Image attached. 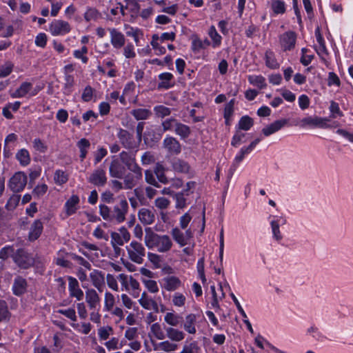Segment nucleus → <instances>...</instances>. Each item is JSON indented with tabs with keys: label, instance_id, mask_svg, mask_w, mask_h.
Masks as SVG:
<instances>
[{
	"label": "nucleus",
	"instance_id": "obj_1",
	"mask_svg": "<svg viewBox=\"0 0 353 353\" xmlns=\"http://www.w3.org/2000/svg\"><path fill=\"white\" fill-rule=\"evenodd\" d=\"M99 208L102 218L114 224H120L125 221L129 208L128 203L125 199H122L112 210L102 204L99 205Z\"/></svg>",
	"mask_w": 353,
	"mask_h": 353
},
{
	"label": "nucleus",
	"instance_id": "obj_2",
	"mask_svg": "<svg viewBox=\"0 0 353 353\" xmlns=\"http://www.w3.org/2000/svg\"><path fill=\"white\" fill-rule=\"evenodd\" d=\"M125 165L128 170L133 174H128L123 176L124 189L130 190L134 188L142 179V169L132 158H128L126 154H122Z\"/></svg>",
	"mask_w": 353,
	"mask_h": 353
},
{
	"label": "nucleus",
	"instance_id": "obj_3",
	"mask_svg": "<svg viewBox=\"0 0 353 353\" xmlns=\"http://www.w3.org/2000/svg\"><path fill=\"white\" fill-rule=\"evenodd\" d=\"M123 154H126L128 158L130 157L136 161L135 154L125 151H122L119 155L112 156L109 165V174L111 177L123 179L125 176L126 166L122 157Z\"/></svg>",
	"mask_w": 353,
	"mask_h": 353
},
{
	"label": "nucleus",
	"instance_id": "obj_4",
	"mask_svg": "<svg viewBox=\"0 0 353 353\" xmlns=\"http://www.w3.org/2000/svg\"><path fill=\"white\" fill-rule=\"evenodd\" d=\"M330 119L327 117H320L317 116H309L303 118L300 121V125L302 128L311 127L322 129H330L339 125L338 122L330 123Z\"/></svg>",
	"mask_w": 353,
	"mask_h": 353
},
{
	"label": "nucleus",
	"instance_id": "obj_5",
	"mask_svg": "<svg viewBox=\"0 0 353 353\" xmlns=\"http://www.w3.org/2000/svg\"><path fill=\"white\" fill-rule=\"evenodd\" d=\"M128 258L137 264H142L145 256V249L143 244L136 241H132L125 246Z\"/></svg>",
	"mask_w": 353,
	"mask_h": 353
},
{
	"label": "nucleus",
	"instance_id": "obj_6",
	"mask_svg": "<svg viewBox=\"0 0 353 353\" xmlns=\"http://www.w3.org/2000/svg\"><path fill=\"white\" fill-rule=\"evenodd\" d=\"M117 279L121 283V290L128 292H132L134 297H137L139 294V283L131 275L125 274H119Z\"/></svg>",
	"mask_w": 353,
	"mask_h": 353
},
{
	"label": "nucleus",
	"instance_id": "obj_7",
	"mask_svg": "<svg viewBox=\"0 0 353 353\" xmlns=\"http://www.w3.org/2000/svg\"><path fill=\"white\" fill-rule=\"evenodd\" d=\"M27 181L28 177L24 172H17L9 179L8 187L14 193H19L26 188Z\"/></svg>",
	"mask_w": 353,
	"mask_h": 353
},
{
	"label": "nucleus",
	"instance_id": "obj_8",
	"mask_svg": "<svg viewBox=\"0 0 353 353\" xmlns=\"http://www.w3.org/2000/svg\"><path fill=\"white\" fill-rule=\"evenodd\" d=\"M13 261L21 269H28L34 263V258L23 248H19L15 251Z\"/></svg>",
	"mask_w": 353,
	"mask_h": 353
},
{
	"label": "nucleus",
	"instance_id": "obj_9",
	"mask_svg": "<svg viewBox=\"0 0 353 353\" xmlns=\"http://www.w3.org/2000/svg\"><path fill=\"white\" fill-rule=\"evenodd\" d=\"M272 230V239L279 243H281L283 236L280 230V226L286 223V219L283 216L270 215L268 217Z\"/></svg>",
	"mask_w": 353,
	"mask_h": 353
},
{
	"label": "nucleus",
	"instance_id": "obj_10",
	"mask_svg": "<svg viewBox=\"0 0 353 353\" xmlns=\"http://www.w3.org/2000/svg\"><path fill=\"white\" fill-rule=\"evenodd\" d=\"M72 30L70 23L61 19H54L49 25L48 31L54 37L64 36Z\"/></svg>",
	"mask_w": 353,
	"mask_h": 353
},
{
	"label": "nucleus",
	"instance_id": "obj_11",
	"mask_svg": "<svg viewBox=\"0 0 353 353\" xmlns=\"http://www.w3.org/2000/svg\"><path fill=\"white\" fill-rule=\"evenodd\" d=\"M279 41L283 51L292 50L296 46V34L293 31H287L279 36Z\"/></svg>",
	"mask_w": 353,
	"mask_h": 353
},
{
	"label": "nucleus",
	"instance_id": "obj_12",
	"mask_svg": "<svg viewBox=\"0 0 353 353\" xmlns=\"http://www.w3.org/2000/svg\"><path fill=\"white\" fill-rule=\"evenodd\" d=\"M160 285L162 289L168 292H174L183 287V283L178 276L168 275L161 280Z\"/></svg>",
	"mask_w": 353,
	"mask_h": 353
},
{
	"label": "nucleus",
	"instance_id": "obj_13",
	"mask_svg": "<svg viewBox=\"0 0 353 353\" xmlns=\"http://www.w3.org/2000/svg\"><path fill=\"white\" fill-rule=\"evenodd\" d=\"M163 148L170 155H178L181 152V145L175 138L170 135H167L162 143Z\"/></svg>",
	"mask_w": 353,
	"mask_h": 353
},
{
	"label": "nucleus",
	"instance_id": "obj_14",
	"mask_svg": "<svg viewBox=\"0 0 353 353\" xmlns=\"http://www.w3.org/2000/svg\"><path fill=\"white\" fill-rule=\"evenodd\" d=\"M39 88H34L31 83L25 81L11 94L12 98H22L28 94L30 97L35 96L39 91Z\"/></svg>",
	"mask_w": 353,
	"mask_h": 353
},
{
	"label": "nucleus",
	"instance_id": "obj_15",
	"mask_svg": "<svg viewBox=\"0 0 353 353\" xmlns=\"http://www.w3.org/2000/svg\"><path fill=\"white\" fill-rule=\"evenodd\" d=\"M108 181L105 170L102 168H98L93 170L88 177V181L98 187L104 186Z\"/></svg>",
	"mask_w": 353,
	"mask_h": 353
},
{
	"label": "nucleus",
	"instance_id": "obj_16",
	"mask_svg": "<svg viewBox=\"0 0 353 353\" xmlns=\"http://www.w3.org/2000/svg\"><path fill=\"white\" fill-rule=\"evenodd\" d=\"M117 136L119 139L121 145L127 149H132L135 147V141L132 134H130L127 130L119 128Z\"/></svg>",
	"mask_w": 353,
	"mask_h": 353
},
{
	"label": "nucleus",
	"instance_id": "obj_17",
	"mask_svg": "<svg viewBox=\"0 0 353 353\" xmlns=\"http://www.w3.org/2000/svg\"><path fill=\"white\" fill-rule=\"evenodd\" d=\"M85 302L89 309L101 308V299L94 289L88 288L85 290Z\"/></svg>",
	"mask_w": 353,
	"mask_h": 353
},
{
	"label": "nucleus",
	"instance_id": "obj_18",
	"mask_svg": "<svg viewBox=\"0 0 353 353\" xmlns=\"http://www.w3.org/2000/svg\"><path fill=\"white\" fill-rule=\"evenodd\" d=\"M28 282L21 276H17L13 281L12 286V293L17 296H21L27 292Z\"/></svg>",
	"mask_w": 353,
	"mask_h": 353
},
{
	"label": "nucleus",
	"instance_id": "obj_19",
	"mask_svg": "<svg viewBox=\"0 0 353 353\" xmlns=\"http://www.w3.org/2000/svg\"><path fill=\"white\" fill-rule=\"evenodd\" d=\"M68 279L70 296L76 298L77 301H81L83 299V292L80 288L78 281L72 276H68Z\"/></svg>",
	"mask_w": 353,
	"mask_h": 353
},
{
	"label": "nucleus",
	"instance_id": "obj_20",
	"mask_svg": "<svg viewBox=\"0 0 353 353\" xmlns=\"http://www.w3.org/2000/svg\"><path fill=\"white\" fill-rule=\"evenodd\" d=\"M79 197L76 195H72L64 204L65 214L67 217L73 215L79 208Z\"/></svg>",
	"mask_w": 353,
	"mask_h": 353
},
{
	"label": "nucleus",
	"instance_id": "obj_21",
	"mask_svg": "<svg viewBox=\"0 0 353 353\" xmlns=\"http://www.w3.org/2000/svg\"><path fill=\"white\" fill-rule=\"evenodd\" d=\"M43 230V222L40 219H35L30 225L29 228V232L28 235V240L30 241H34L37 240L42 234Z\"/></svg>",
	"mask_w": 353,
	"mask_h": 353
},
{
	"label": "nucleus",
	"instance_id": "obj_22",
	"mask_svg": "<svg viewBox=\"0 0 353 353\" xmlns=\"http://www.w3.org/2000/svg\"><path fill=\"white\" fill-rule=\"evenodd\" d=\"M110 35V43L116 49L121 48L125 42L124 34L116 28L108 29Z\"/></svg>",
	"mask_w": 353,
	"mask_h": 353
},
{
	"label": "nucleus",
	"instance_id": "obj_23",
	"mask_svg": "<svg viewBox=\"0 0 353 353\" xmlns=\"http://www.w3.org/2000/svg\"><path fill=\"white\" fill-rule=\"evenodd\" d=\"M89 276L92 285L99 292H102L105 286L104 274L98 270H93Z\"/></svg>",
	"mask_w": 353,
	"mask_h": 353
},
{
	"label": "nucleus",
	"instance_id": "obj_24",
	"mask_svg": "<svg viewBox=\"0 0 353 353\" xmlns=\"http://www.w3.org/2000/svg\"><path fill=\"white\" fill-rule=\"evenodd\" d=\"M288 122V119H285L276 120L271 124L263 128L262 132L265 137H269L271 134L280 130L283 127L287 125Z\"/></svg>",
	"mask_w": 353,
	"mask_h": 353
},
{
	"label": "nucleus",
	"instance_id": "obj_25",
	"mask_svg": "<svg viewBox=\"0 0 353 353\" xmlns=\"http://www.w3.org/2000/svg\"><path fill=\"white\" fill-rule=\"evenodd\" d=\"M250 152L245 148L243 147L241 148L239 152L235 156L232 164L229 170V176L228 178L231 179L234 172L237 169L240 163L243 160L245 155L250 154Z\"/></svg>",
	"mask_w": 353,
	"mask_h": 353
},
{
	"label": "nucleus",
	"instance_id": "obj_26",
	"mask_svg": "<svg viewBox=\"0 0 353 353\" xmlns=\"http://www.w3.org/2000/svg\"><path fill=\"white\" fill-rule=\"evenodd\" d=\"M315 35L317 41V45L315 46V50L322 59H325L328 55V50L325 46V40L319 30L315 32Z\"/></svg>",
	"mask_w": 353,
	"mask_h": 353
},
{
	"label": "nucleus",
	"instance_id": "obj_27",
	"mask_svg": "<svg viewBox=\"0 0 353 353\" xmlns=\"http://www.w3.org/2000/svg\"><path fill=\"white\" fill-rule=\"evenodd\" d=\"M138 217L144 225H151L155 221V214L153 210L148 208H141L139 210Z\"/></svg>",
	"mask_w": 353,
	"mask_h": 353
},
{
	"label": "nucleus",
	"instance_id": "obj_28",
	"mask_svg": "<svg viewBox=\"0 0 353 353\" xmlns=\"http://www.w3.org/2000/svg\"><path fill=\"white\" fill-rule=\"evenodd\" d=\"M161 238V235L157 234L149 229L146 230L144 242L149 249H157Z\"/></svg>",
	"mask_w": 353,
	"mask_h": 353
},
{
	"label": "nucleus",
	"instance_id": "obj_29",
	"mask_svg": "<svg viewBox=\"0 0 353 353\" xmlns=\"http://www.w3.org/2000/svg\"><path fill=\"white\" fill-rule=\"evenodd\" d=\"M160 82L158 83L159 89L168 90L174 86V76L170 72H163L159 75Z\"/></svg>",
	"mask_w": 353,
	"mask_h": 353
},
{
	"label": "nucleus",
	"instance_id": "obj_30",
	"mask_svg": "<svg viewBox=\"0 0 353 353\" xmlns=\"http://www.w3.org/2000/svg\"><path fill=\"white\" fill-rule=\"evenodd\" d=\"M196 315L194 314H188L185 317L183 323V328L185 332L190 334H195L196 332Z\"/></svg>",
	"mask_w": 353,
	"mask_h": 353
},
{
	"label": "nucleus",
	"instance_id": "obj_31",
	"mask_svg": "<svg viewBox=\"0 0 353 353\" xmlns=\"http://www.w3.org/2000/svg\"><path fill=\"white\" fill-rule=\"evenodd\" d=\"M172 168L174 172L178 173L188 174L190 172L189 163L180 159H175L172 161Z\"/></svg>",
	"mask_w": 353,
	"mask_h": 353
},
{
	"label": "nucleus",
	"instance_id": "obj_32",
	"mask_svg": "<svg viewBox=\"0 0 353 353\" xmlns=\"http://www.w3.org/2000/svg\"><path fill=\"white\" fill-rule=\"evenodd\" d=\"M166 336L171 341L179 342L184 339L185 333L176 328L168 327L165 329Z\"/></svg>",
	"mask_w": 353,
	"mask_h": 353
},
{
	"label": "nucleus",
	"instance_id": "obj_33",
	"mask_svg": "<svg viewBox=\"0 0 353 353\" xmlns=\"http://www.w3.org/2000/svg\"><path fill=\"white\" fill-rule=\"evenodd\" d=\"M210 45L211 42L208 39L201 40L198 37H195L192 39L191 49L194 52H199L201 50L205 49Z\"/></svg>",
	"mask_w": 353,
	"mask_h": 353
},
{
	"label": "nucleus",
	"instance_id": "obj_34",
	"mask_svg": "<svg viewBox=\"0 0 353 353\" xmlns=\"http://www.w3.org/2000/svg\"><path fill=\"white\" fill-rule=\"evenodd\" d=\"M154 351L161 350L164 352H174L178 348V345L170 341H164L153 344Z\"/></svg>",
	"mask_w": 353,
	"mask_h": 353
},
{
	"label": "nucleus",
	"instance_id": "obj_35",
	"mask_svg": "<svg viewBox=\"0 0 353 353\" xmlns=\"http://www.w3.org/2000/svg\"><path fill=\"white\" fill-rule=\"evenodd\" d=\"M230 296L234 301L239 312L241 314V316L243 318V323L246 325L248 330L251 332L253 333V329L251 325V323L248 320V318L247 316V314H245L244 310L243 309L242 306L241 305L239 301H238L237 298L235 296V295L232 292L230 294Z\"/></svg>",
	"mask_w": 353,
	"mask_h": 353
},
{
	"label": "nucleus",
	"instance_id": "obj_36",
	"mask_svg": "<svg viewBox=\"0 0 353 353\" xmlns=\"http://www.w3.org/2000/svg\"><path fill=\"white\" fill-rule=\"evenodd\" d=\"M77 146L79 150L80 154L79 158L83 161L87 157L88 150L90 147V142L85 138H82L77 143Z\"/></svg>",
	"mask_w": 353,
	"mask_h": 353
},
{
	"label": "nucleus",
	"instance_id": "obj_37",
	"mask_svg": "<svg viewBox=\"0 0 353 353\" xmlns=\"http://www.w3.org/2000/svg\"><path fill=\"white\" fill-rule=\"evenodd\" d=\"M139 304L145 310H153L158 312V305L152 299L148 298L144 292L139 299Z\"/></svg>",
	"mask_w": 353,
	"mask_h": 353
},
{
	"label": "nucleus",
	"instance_id": "obj_38",
	"mask_svg": "<svg viewBox=\"0 0 353 353\" xmlns=\"http://www.w3.org/2000/svg\"><path fill=\"white\" fill-rule=\"evenodd\" d=\"M183 317L174 311L167 312L164 316L165 322L172 327L179 325Z\"/></svg>",
	"mask_w": 353,
	"mask_h": 353
},
{
	"label": "nucleus",
	"instance_id": "obj_39",
	"mask_svg": "<svg viewBox=\"0 0 353 353\" xmlns=\"http://www.w3.org/2000/svg\"><path fill=\"white\" fill-rule=\"evenodd\" d=\"M208 34L212 40L211 45L212 48H219L221 45L222 37L218 33L214 26L210 27Z\"/></svg>",
	"mask_w": 353,
	"mask_h": 353
},
{
	"label": "nucleus",
	"instance_id": "obj_40",
	"mask_svg": "<svg viewBox=\"0 0 353 353\" xmlns=\"http://www.w3.org/2000/svg\"><path fill=\"white\" fill-rule=\"evenodd\" d=\"M172 241L169 236L161 235L157 250L159 252H167L172 248Z\"/></svg>",
	"mask_w": 353,
	"mask_h": 353
},
{
	"label": "nucleus",
	"instance_id": "obj_41",
	"mask_svg": "<svg viewBox=\"0 0 353 353\" xmlns=\"http://www.w3.org/2000/svg\"><path fill=\"white\" fill-rule=\"evenodd\" d=\"M270 3L274 14H283L285 12L286 3L283 0H271Z\"/></svg>",
	"mask_w": 353,
	"mask_h": 353
},
{
	"label": "nucleus",
	"instance_id": "obj_42",
	"mask_svg": "<svg viewBox=\"0 0 353 353\" xmlns=\"http://www.w3.org/2000/svg\"><path fill=\"white\" fill-rule=\"evenodd\" d=\"M15 157L20 165L23 167L28 165L31 161L30 153L25 148L19 150L16 153Z\"/></svg>",
	"mask_w": 353,
	"mask_h": 353
},
{
	"label": "nucleus",
	"instance_id": "obj_43",
	"mask_svg": "<svg viewBox=\"0 0 353 353\" xmlns=\"http://www.w3.org/2000/svg\"><path fill=\"white\" fill-rule=\"evenodd\" d=\"M174 133L179 136L181 139H187L191 134L190 128L178 121L175 127Z\"/></svg>",
	"mask_w": 353,
	"mask_h": 353
},
{
	"label": "nucleus",
	"instance_id": "obj_44",
	"mask_svg": "<svg viewBox=\"0 0 353 353\" xmlns=\"http://www.w3.org/2000/svg\"><path fill=\"white\" fill-rule=\"evenodd\" d=\"M248 82L259 89H264L267 86L266 81L262 75H249L248 77Z\"/></svg>",
	"mask_w": 353,
	"mask_h": 353
},
{
	"label": "nucleus",
	"instance_id": "obj_45",
	"mask_svg": "<svg viewBox=\"0 0 353 353\" xmlns=\"http://www.w3.org/2000/svg\"><path fill=\"white\" fill-rule=\"evenodd\" d=\"M131 114L136 120H146L152 115V112L146 108H137L131 111Z\"/></svg>",
	"mask_w": 353,
	"mask_h": 353
},
{
	"label": "nucleus",
	"instance_id": "obj_46",
	"mask_svg": "<svg viewBox=\"0 0 353 353\" xmlns=\"http://www.w3.org/2000/svg\"><path fill=\"white\" fill-rule=\"evenodd\" d=\"M265 65L270 69H276L279 67L274 53L271 50H267L265 54Z\"/></svg>",
	"mask_w": 353,
	"mask_h": 353
},
{
	"label": "nucleus",
	"instance_id": "obj_47",
	"mask_svg": "<svg viewBox=\"0 0 353 353\" xmlns=\"http://www.w3.org/2000/svg\"><path fill=\"white\" fill-rule=\"evenodd\" d=\"M69 179V174L62 170H56L54 174V182L55 184L58 185H62L66 183Z\"/></svg>",
	"mask_w": 353,
	"mask_h": 353
},
{
	"label": "nucleus",
	"instance_id": "obj_48",
	"mask_svg": "<svg viewBox=\"0 0 353 353\" xmlns=\"http://www.w3.org/2000/svg\"><path fill=\"white\" fill-rule=\"evenodd\" d=\"M64 85L63 92L65 95H70L72 92V88L74 85V78L70 74H64Z\"/></svg>",
	"mask_w": 353,
	"mask_h": 353
},
{
	"label": "nucleus",
	"instance_id": "obj_49",
	"mask_svg": "<svg viewBox=\"0 0 353 353\" xmlns=\"http://www.w3.org/2000/svg\"><path fill=\"white\" fill-rule=\"evenodd\" d=\"M186 296L184 294L176 292L172 296V303L177 307H183L186 303Z\"/></svg>",
	"mask_w": 353,
	"mask_h": 353
},
{
	"label": "nucleus",
	"instance_id": "obj_50",
	"mask_svg": "<svg viewBox=\"0 0 353 353\" xmlns=\"http://www.w3.org/2000/svg\"><path fill=\"white\" fill-rule=\"evenodd\" d=\"M161 42L159 41V35L154 34L152 37L150 44L154 49L155 54L157 55L164 54L166 52V49L164 46L161 45Z\"/></svg>",
	"mask_w": 353,
	"mask_h": 353
},
{
	"label": "nucleus",
	"instance_id": "obj_51",
	"mask_svg": "<svg viewBox=\"0 0 353 353\" xmlns=\"http://www.w3.org/2000/svg\"><path fill=\"white\" fill-rule=\"evenodd\" d=\"M21 200V196L17 193H14L8 199L5 208L8 211H13L19 205Z\"/></svg>",
	"mask_w": 353,
	"mask_h": 353
},
{
	"label": "nucleus",
	"instance_id": "obj_52",
	"mask_svg": "<svg viewBox=\"0 0 353 353\" xmlns=\"http://www.w3.org/2000/svg\"><path fill=\"white\" fill-rule=\"evenodd\" d=\"M171 234L174 241L181 246H184L188 243L184 236L183 232L178 228H173L171 231Z\"/></svg>",
	"mask_w": 353,
	"mask_h": 353
},
{
	"label": "nucleus",
	"instance_id": "obj_53",
	"mask_svg": "<svg viewBox=\"0 0 353 353\" xmlns=\"http://www.w3.org/2000/svg\"><path fill=\"white\" fill-rule=\"evenodd\" d=\"M165 168L164 166L160 163H157L155 165L154 173L157 176L158 180L162 183H168V180L165 175Z\"/></svg>",
	"mask_w": 353,
	"mask_h": 353
},
{
	"label": "nucleus",
	"instance_id": "obj_54",
	"mask_svg": "<svg viewBox=\"0 0 353 353\" xmlns=\"http://www.w3.org/2000/svg\"><path fill=\"white\" fill-rule=\"evenodd\" d=\"M116 298L110 292L106 291L104 294L103 310L108 311L114 306Z\"/></svg>",
	"mask_w": 353,
	"mask_h": 353
},
{
	"label": "nucleus",
	"instance_id": "obj_55",
	"mask_svg": "<svg viewBox=\"0 0 353 353\" xmlns=\"http://www.w3.org/2000/svg\"><path fill=\"white\" fill-rule=\"evenodd\" d=\"M154 112L157 118L163 119L171 114V109L163 105H158L154 107Z\"/></svg>",
	"mask_w": 353,
	"mask_h": 353
},
{
	"label": "nucleus",
	"instance_id": "obj_56",
	"mask_svg": "<svg viewBox=\"0 0 353 353\" xmlns=\"http://www.w3.org/2000/svg\"><path fill=\"white\" fill-rule=\"evenodd\" d=\"M254 121L252 118L248 116L242 117L238 123V128L240 130L248 131L253 125Z\"/></svg>",
	"mask_w": 353,
	"mask_h": 353
},
{
	"label": "nucleus",
	"instance_id": "obj_57",
	"mask_svg": "<svg viewBox=\"0 0 353 353\" xmlns=\"http://www.w3.org/2000/svg\"><path fill=\"white\" fill-rule=\"evenodd\" d=\"M14 64L11 61H6L0 64V78H5L9 76L12 72Z\"/></svg>",
	"mask_w": 353,
	"mask_h": 353
},
{
	"label": "nucleus",
	"instance_id": "obj_58",
	"mask_svg": "<svg viewBox=\"0 0 353 353\" xmlns=\"http://www.w3.org/2000/svg\"><path fill=\"white\" fill-rule=\"evenodd\" d=\"M329 110L330 112V116L329 117L330 119H336L337 117H341L343 116V113L341 110L339 103L334 101L330 102Z\"/></svg>",
	"mask_w": 353,
	"mask_h": 353
},
{
	"label": "nucleus",
	"instance_id": "obj_59",
	"mask_svg": "<svg viewBox=\"0 0 353 353\" xmlns=\"http://www.w3.org/2000/svg\"><path fill=\"white\" fill-rule=\"evenodd\" d=\"M179 120L170 117L168 119H166L165 120L163 121L161 123V126L163 128V132L166 131H174L175 130V127L177 124Z\"/></svg>",
	"mask_w": 353,
	"mask_h": 353
},
{
	"label": "nucleus",
	"instance_id": "obj_60",
	"mask_svg": "<svg viewBox=\"0 0 353 353\" xmlns=\"http://www.w3.org/2000/svg\"><path fill=\"white\" fill-rule=\"evenodd\" d=\"M150 332L158 340H163L165 338L164 332L161 326L158 323H153L150 327Z\"/></svg>",
	"mask_w": 353,
	"mask_h": 353
},
{
	"label": "nucleus",
	"instance_id": "obj_61",
	"mask_svg": "<svg viewBox=\"0 0 353 353\" xmlns=\"http://www.w3.org/2000/svg\"><path fill=\"white\" fill-rule=\"evenodd\" d=\"M88 51V48L85 46H83L81 49L75 50L73 52V55L76 59H80L82 63H87L88 61V58L86 56Z\"/></svg>",
	"mask_w": 353,
	"mask_h": 353
},
{
	"label": "nucleus",
	"instance_id": "obj_62",
	"mask_svg": "<svg viewBox=\"0 0 353 353\" xmlns=\"http://www.w3.org/2000/svg\"><path fill=\"white\" fill-rule=\"evenodd\" d=\"M170 203V201L164 196L157 197L154 200L155 207L160 210H167L169 208Z\"/></svg>",
	"mask_w": 353,
	"mask_h": 353
},
{
	"label": "nucleus",
	"instance_id": "obj_63",
	"mask_svg": "<svg viewBox=\"0 0 353 353\" xmlns=\"http://www.w3.org/2000/svg\"><path fill=\"white\" fill-rule=\"evenodd\" d=\"M113 332V329L110 326L101 327L98 330V336L100 341H106L109 339L110 334Z\"/></svg>",
	"mask_w": 353,
	"mask_h": 353
},
{
	"label": "nucleus",
	"instance_id": "obj_64",
	"mask_svg": "<svg viewBox=\"0 0 353 353\" xmlns=\"http://www.w3.org/2000/svg\"><path fill=\"white\" fill-rule=\"evenodd\" d=\"M200 347L197 343L196 341H193L192 343L185 344L182 347V350L179 353H198Z\"/></svg>",
	"mask_w": 353,
	"mask_h": 353
}]
</instances>
